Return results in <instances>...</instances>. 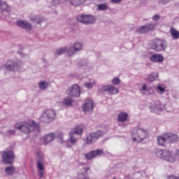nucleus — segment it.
I'll use <instances>...</instances> for the list:
<instances>
[{"label":"nucleus","instance_id":"nucleus-1","mask_svg":"<svg viewBox=\"0 0 179 179\" xmlns=\"http://www.w3.org/2000/svg\"><path fill=\"white\" fill-rule=\"evenodd\" d=\"M15 128L24 134H30L33 132V131H36V129H37V131L40 129L38 124L33 120L18 122L15 124Z\"/></svg>","mask_w":179,"mask_h":179},{"label":"nucleus","instance_id":"nucleus-2","mask_svg":"<svg viewBox=\"0 0 179 179\" xmlns=\"http://www.w3.org/2000/svg\"><path fill=\"white\" fill-rule=\"evenodd\" d=\"M57 118V112L54 109H45L39 117V121L43 124H50Z\"/></svg>","mask_w":179,"mask_h":179},{"label":"nucleus","instance_id":"nucleus-3","mask_svg":"<svg viewBox=\"0 0 179 179\" xmlns=\"http://www.w3.org/2000/svg\"><path fill=\"white\" fill-rule=\"evenodd\" d=\"M149 136L148 130L143 128L134 129L131 132V138L134 142H142Z\"/></svg>","mask_w":179,"mask_h":179},{"label":"nucleus","instance_id":"nucleus-4","mask_svg":"<svg viewBox=\"0 0 179 179\" xmlns=\"http://www.w3.org/2000/svg\"><path fill=\"white\" fill-rule=\"evenodd\" d=\"M83 129L80 127H76L73 130H71L69 133V141L71 145H76L78 141L80 139V135H82Z\"/></svg>","mask_w":179,"mask_h":179},{"label":"nucleus","instance_id":"nucleus-5","mask_svg":"<svg viewBox=\"0 0 179 179\" xmlns=\"http://www.w3.org/2000/svg\"><path fill=\"white\" fill-rule=\"evenodd\" d=\"M150 47L152 50L157 51V52L166 51V48L168 47L167 41L166 40L156 39L150 43Z\"/></svg>","mask_w":179,"mask_h":179},{"label":"nucleus","instance_id":"nucleus-6","mask_svg":"<svg viewBox=\"0 0 179 179\" xmlns=\"http://www.w3.org/2000/svg\"><path fill=\"white\" fill-rule=\"evenodd\" d=\"M22 65V62L19 60H8L4 65V69L9 72H16L21 69Z\"/></svg>","mask_w":179,"mask_h":179},{"label":"nucleus","instance_id":"nucleus-7","mask_svg":"<svg viewBox=\"0 0 179 179\" xmlns=\"http://www.w3.org/2000/svg\"><path fill=\"white\" fill-rule=\"evenodd\" d=\"M15 161V152L13 150H6L3 152L2 162L4 164H12Z\"/></svg>","mask_w":179,"mask_h":179},{"label":"nucleus","instance_id":"nucleus-8","mask_svg":"<svg viewBox=\"0 0 179 179\" xmlns=\"http://www.w3.org/2000/svg\"><path fill=\"white\" fill-rule=\"evenodd\" d=\"M77 20L83 24H93L96 22V17L92 15H79Z\"/></svg>","mask_w":179,"mask_h":179},{"label":"nucleus","instance_id":"nucleus-9","mask_svg":"<svg viewBox=\"0 0 179 179\" xmlns=\"http://www.w3.org/2000/svg\"><path fill=\"white\" fill-rule=\"evenodd\" d=\"M66 94L70 97H79L80 96V87L78 84H74L66 90Z\"/></svg>","mask_w":179,"mask_h":179},{"label":"nucleus","instance_id":"nucleus-10","mask_svg":"<svg viewBox=\"0 0 179 179\" xmlns=\"http://www.w3.org/2000/svg\"><path fill=\"white\" fill-rule=\"evenodd\" d=\"M83 48V44L80 42L75 43L73 45H71L67 50L68 57H73L75 54L79 52V51H82Z\"/></svg>","mask_w":179,"mask_h":179},{"label":"nucleus","instance_id":"nucleus-11","mask_svg":"<svg viewBox=\"0 0 179 179\" xmlns=\"http://www.w3.org/2000/svg\"><path fill=\"white\" fill-rule=\"evenodd\" d=\"M101 136H103V133L101 131L92 132L87 136L86 143L87 145H92V143H94V142H96L99 138H101Z\"/></svg>","mask_w":179,"mask_h":179},{"label":"nucleus","instance_id":"nucleus-12","mask_svg":"<svg viewBox=\"0 0 179 179\" xmlns=\"http://www.w3.org/2000/svg\"><path fill=\"white\" fill-rule=\"evenodd\" d=\"M164 160L169 162L170 163H174V162H177V160L179 162L178 154L166 150V152L164 153Z\"/></svg>","mask_w":179,"mask_h":179},{"label":"nucleus","instance_id":"nucleus-13","mask_svg":"<svg viewBox=\"0 0 179 179\" xmlns=\"http://www.w3.org/2000/svg\"><path fill=\"white\" fill-rule=\"evenodd\" d=\"M101 93H104L106 92L108 94L113 96L114 94H117L119 90L118 88L115 87L114 85H103L100 90Z\"/></svg>","mask_w":179,"mask_h":179},{"label":"nucleus","instance_id":"nucleus-14","mask_svg":"<svg viewBox=\"0 0 179 179\" xmlns=\"http://www.w3.org/2000/svg\"><path fill=\"white\" fill-rule=\"evenodd\" d=\"M104 151L102 149H98L95 150H92L90 152L85 154L84 156L86 160H92V159H95L97 156H100V155H103Z\"/></svg>","mask_w":179,"mask_h":179},{"label":"nucleus","instance_id":"nucleus-15","mask_svg":"<svg viewBox=\"0 0 179 179\" xmlns=\"http://www.w3.org/2000/svg\"><path fill=\"white\" fill-rule=\"evenodd\" d=\"M93 108H94L93 101L90 99H87L83 105V111H85V114H89V113H92V111H93Z\"/></svg>","mask_w":179,"mask_h":179},{"label":"nucleus","instance_id":"nucleus-16","mask_svg":"<svg viewBox=\"0 0 179 179\" xmlns=\"http://www.w3.org/2000/svg\"><path fill=\"white\" fill-rule=\"evenodd\" d=\"M150 109L151 113H155L156 114H159L160 111L164 110V105H162L160 101H157L155 103L150 106Z\"/></svg>","mask_w":179,"mask_h":179},{"label":"nucleus","instance_id":"nucleus-17","mask_svg":"<svg viewBox=\"0 0 179 179\" xmlns=\"http://www.w3.org/2000/svg\"><path fill=\"white\" fill-rule=\"evenodd\" d=\"M150 61L155 64L163 62L164 61V57L162 54L155 53L150 57Z\"/></svg>","mask_w":179,"mask_h":179},{"label":"nucleus","instance_id":"nucleus-18","mask_svg":"<svg viewBox=\"0 0 179 179\" xmlns=\"http://www.w3.org/2000/svg\"><path fill=\"white\" fill-rule=\"evenodd\" d=\"M17 25L18 27H21V29H24V30H32L33 26L27 21L20 20L17 22Z\"/></svg>","mask_w":179,"mask_h":179},{"label":"nucleus","instance_id":"nucleus-19","mask_svg":"<svg viewBox=\"0 0 179 179\" xmlns=\"http://www.w3.org/2000/svg\"><path fill=\"white\" fill-rule=\"evenodd\" d=\"M178 141V136L177 135L169 133L166 134L167 143H176Z\"/></svg>","mask_w":179,"mask_h":179},{"label":"nucleus","instance_id":"nucleus-20","mask_svg":"<svg viewBox=\"0 0 179 179\" xmlns=\"http://www.w3.org/2000/svg\"><path fill=\"white\" fill-rule=\"evenodd\" d=\"M88 168H83L80 169V173L78 174V179H89V176H87Z\"/></svg>","mask_w":179,"mask_h":179},{"label":"nucleus","instance_id":"nucleus-21","mask_svg":"<svg viewBox=\"0 0 179 179\" xmlns=\"http://www.w3.org/2000/svg\"><path fill=\"white\" fill-rule=\"evenodd\" d=\"M29 19L31 22H33V23H36V24H41V23L44 22V18L38 15L31 16L29 17Z\"/></svg>","mask_w":179,"mask_h":179},{"label":"nucleus","instance_id":"nucleus-22","mask_svg":"<svg viewBox=\"0 0 179 179\" xmlns=\"http://www.w3.org/2000/svg\"><path fill=\"white\" fill-rule=\"evenodd\" d=\"M128 117H129V115L127 113L121 112L117 116V121L118 122H125L128 120Z\"/></svg>","mask_w":179,"mask_h":179},{"label":"nucleus","instance_id":"nucleus-23","mask_svg":"<svg viewBox=\"0 0 179 179\" xmlns=\"http://www.w3.org/2000/svg\"><path fill=\"white\" fill-rule=\"evenodd\" d=\"M54 139H55V134L54 133H50L43 137V142L47 145V143L52 142Z\"/></svg>","mask_w":179,"mask_h":179},{"label":"nucleus","instance_id":"nucleus-24","mask_svg":"<svg viewBox=\"0 0 179 179\" xmlns=\"http://www.w3.org/2000/svg\"><path fill=\"white\" fill-rule=\"evenodd\" d=\"M158 145L161 146H164V145L167 144V134H165L162 136H160L157 138Z\"/></svg>","mask_w":179,"mask_h":179},{"label":"nucleus","instance_id":"nucleus-25","mask_svg":"<svg viewBox=\"0 0 179 179\" xmlns=\"http://www.w3.org/2000/svg\"><path fill=\"white\" fill-rule=\"evenodd\" d=\"M86 0H65L66 2H69L70 5L73 6H80L83 3H85Z\"/></svg>","mask_w":179,"mask_h":179},{"label":"nucleus","instance_id":"nucleus-26","mask_svg":"<svg viewBox=\"0 0 179 179\" xmlns=\"http://www.w3.org/2000/svg\"><path fill=\"white\" fill-rule=\"evenodd\" d=\"M4 171L7 176H13L15 171H16V168L11 165L6 167Z\"/></svg>","mask_w":179,"mask_h":179},{"label":"nucleus","instance_id":"nucleus-27","mask_svg":"<svg viewBox=\"0 0 179 179\" xmlns=\"http://www.w3.org/2000/svg\"><path fill=\"white\" fill-rule=\"evenodd\" d=\"M166 152L167 150H163L162 149L157 148L155 150V155L159 159H163V160H164V153H166Z\"/></svg>","mask_w":179,"mask_h":179},{"label":"nucleus","instance_id":"nucleus-28","mask_svg":"<svg viewBox=\"0 0 179 179\" xmlns=\"http://www.w3.org/2000/svg\"><path fill=\"white\" fill-rule=\"evenodd\" d=\"M157 79H159V73L155 72L149 74L147 80H148V82L152 83L155 82V80H157Z\"/></svg>","mask_w":179,"mask_h":179},{"label":"nucleus","instance_id":"nucleus-29","mask_svg":"<svg viewBox=\"0 0 179 179\" xmlns=\"http://www.w3.org/2000/svg\"><path fill=\"white\" fill-rule=\"evenodd\" d=\"M170 33H171V36L172 38H173V40H178V38H179V31H177L174 28H171Z\"/></svg>","mask_w":179,"mask_h":179},{"label":"nucleus","instance_id":"nucleus-30","mask_svg":"<svg viewBox=\"0 0 179 179\" xmlns=\"http://www.w3.org/2000/svg\"><path fill=\"white\" fill-rule=\"evenodd\" d=\"M65 52H68V48H61L55 52V57H59V55H62V54H65Z\"/></svg>","mask_w":179,"mask_h":179},{"label":"nucleus","instance_id":"nucleus-31","mask_svg":"<svg viewBox=\"0 0 179 179\" xmlns=\"http://www.w3.org/2000/svg\"><path fill=\"white\" fill-rule=\"evenodd\" d=\"M0 10L3 12H10V7L6 3L5 1H1V4L0 5Z\"/></svg>","mask_w":179,"mask_h":179},{"label":"nucleus","instance_id":"nucleus-32","mask_svg":"<svg viewBox=\"0 0 179 179\" xmlns=\"http://www.w3.org/2000/svg\"><path fill=\"white\" fill-rule=\"evenodd\" d=\"M141 94H149V89H148V85L143 84L140 90Z\"/></svg>","mask_w":179,"mask_h":179},{"label":"nucleus","instance_id":"nucleus-33","mask_svg":"<svg viewBox=\"0 0 179 179\" xmlns=\"http://www.w3.org/2000/svg\"><path fill=\"white\" fill-rule=\"evenodd\" d=\"M72 103H73V100L69 96L66 97L63 100V104H65V106H72Z\"/></svg>","mask_w":179,"mask_h":179},{"label":"nucleus","instance_id":"nucleus-34","mask_svg":"<svg viewBox=\"0 0 179 179\" xmlns=\"http://www.w3.org/2000/svg\"><path fill=\"white\" fill-rule=\"evenodd\" d=\"M39 89L41 90H45L48 87V84L45 81H41L38 83Z\"/></svg>","mask_w":179,"mask_h":179},{"label":"nucleus","instance_id":"nucleus-35","mask_svg":"<svg viewBox=\"0 0 179 179\" xmlns=\"http://www.w3.org/2000/svg\"><path fill=\"white\" fill-rule=\"evenodd\" d=\"M97 9L99 10H107V9H108V4L107 3L99 4L97 6Z\"/></svg>","mask_w":179,"mask_h":179},{"label":"nucleus","instance_id":"nucleus-36","mask_svg":"<svg viewBox=\"0 0 179 179\" xmlns=\"http://www.w3.org/2000/svg\"><path fill=\"white\" fill-rule=\"evenodd\" d=\"M144 26H145L147 32L150 31V30H153L154 27H156V24H155L154 23H148Z\"/></svg>","mask_w":179,"mask_h":179},{"label":"nucleus","instance_id":"nucleus-37","mask_svg":"<svg viewBox=\"0 0 179 179\" xmlns=\"http://www.w3.org/2000/svg\"><path fill=\"white\" fill-rule=\"evenodd\" d=\"M136 31L140 34H145V33H148V30L146 29V27L145 25L138 28Z\"/></svg>","mask_w":179,"mask_h":179},{"label":"nucleus","instance_id":"nucleus-38","mask_svg":"<svg viewBox=\"0 0 179 179\" xmlns=\"http://www.w3.org/2000/svg\"><path fill=\"white\" fill-rule=\"evenodd\" d=\"M157 92L158 93L163 94L166 92V87L163 85L159 84L157 85Z\"/></svg>","mask_w":179,"mask_h":179},{"label":"nucleus","instance_id":"nucleus-39","mask_svg":"<svg viewBox=\"0 0 179 179\" xmlns=\"http://www.w3.org/2000/svg\"><path fill=\"white\" fill-rule=\"evenodd\" d=\"M36 156L38 157L37 162H43L44 161V155L40 152H36Z\"/></svg>","mask_w":179,"mask_h":179},{"label":"nucleus","instance_id":"nucleus-40","mask_svg":"<svg viewBox=\"0 0 179 179\" xmlns=\"http://www.w3.org/2000/svg\"><path fill=\"white\" fill-rule=\"evenodd\" d=\"M37 167L38 170H44V164L41 162H37Z\"/></svg>","mask_w":179,"mask_h":179},{"label":"nucleus","instance_id":"nucleus-41","mask_svg":"<svg viewBox=\"0 0 179 179\" xmlns=\"http://www.w3.org/2000/svg\"><path fill=\"white\" fill-rule=\"evenodd\" d=\"M59 3H61V0H52L51 1V5H53V6L59 5Z\"/></svg>","mask_w":179,"mask_h":179},{"label":"nucleus","instance_id":"nucleus-42","mask_svg":"<svg viewBox=\"0 0 179 179\" xmlns=\"http://www.w3.org/2000/svg\"><path fill=\"white\" fill-rule=\"evenodd\" d=\"M152 20H154V22H159V20H160V15L157 14L154 15L152 17Z\"/></svg>","mask_w":179,"mask_h":179},{"label":"nucleus","instance_id":"nucleus-43","mask_svg":"<svg viewBox=\"0 0 179 179\" xmlns=\"http://www.w3.org/2000/svg\"><path fill=\"white\" fill-rule=\"evenodd\" d=\"M121 81L120 80V78H113V81H112V83H113V85H119V83H120Z\"/></svg>","mask_w":179,"mask_h":179},{"label":"nucleus","instance_id":"nucleus-44","mask_svg":"<svg viewBox=\"0 0 179 179\" xmlns=\"http://www.w3.org/2000/svg\"><path fill=\"white\" fill-rule=\"evenodd\" d=\"M170 2V0H159V3L161 5H167Z\"/></svg>","mask_w":179,"mask_h":179},{"label":"nucleus","instance_id":"nucleus-45","mask_svg":"<svg viewBox=\"0 0 179 179\" xmlns=\"http://www.w3.org/2000/svg\"><path fill=\"white\" fill-rule=\"evenodd\" d=\"M85 86L87 89H92V87H93V84H92V83H85Z\"/></svg>","mask_w":179,"mask_h":179},{"label":"nucleus","instance_id":"nucleus-46","mask_svg":"<svg viewBox=\"0 0 179 179\" xmlns=\"http://www.w3.org/2000/svg\"><path fill=\"white\" fill-rule=\"evenodd\" d=\"M140 4L142 5V6H146V5L149 4V1L148 0H142L140 2Z\"/></svg>","mask_w":179,"mask_h":179},{"label":"nucleus","instance_id":"nucleus-47","mask_svg":"<svg viewBox=\"0 0 179 179\" xmlns=\"http://www.w3.org/2000/svg\"><path fill=\"white\" fill-rule=\"evenodd\" d=\"M16 131H15V130H8L7 131V135H15Z\"/></svg>","mask_w":179,"mask_h":179},{"label":"nucleus","instance_id":"nucleus-48","mask_svg":"<svg viewBox=\"0 0 179 179\" xmlns=\"http://www.w3.org/2000/svg\"><path fill=\"white\" fill-rule=\"evenodd\" d=\"M57 138H59V142L60 143H62V142H63V141H62V133H59V134L57 136Z\"/></svg>","mask_w":179,"mask_h":179},{"label":"nucleus","instance_id":"nucleus-49","mask_svg":"<svg viewBox=\"0 0 179 179\" xmlns=\"http://www.w3.org/2000/svg\"><path fill=\"white\" fill-rule=\"evenodd\" d=\"M38 173L41 178H43V177H44V172H43V170H39Z\"/></svg>","mask_w":179,"mask_h":179},{"label":"nucleus","instance_id":"nucleus-50","mask_svg":"<svg viewBox=\"0 0 179 179\" xmlns=\"http://www.w3.org/2000/svg\"><path fill=\"white\" fill-rule=\"evenodd\" d=\"M113 3H119L121 0H110Z\"/></svg>","mask_w":179,"mask_h":179},{"label":"nucleus","instance_id":"nucleus-51","mask_svg":"<svg viewBox=\"0 0 179 179\" xmlns=\"http://www.w3.org/2000/svg\"><path fill=\"white\" fill-rule=\"evenodd\" d=\"M169 179H179V177H176V176H169Z\"/></svg>","mask_w":179,"mask_h":179},{"label":"nucleus","instance_id":"nucleus-52","mask_svg":"<svg viewBox=\"0 0 179 179\" xmlns=\"http://www.w3.org/2000/svg\"><path fill=\"white\" fill-rule=\"evenodd\" d=\"M113 179H115V178H113Z\"/></svg>","mask_w":179,"mask_h":179}]
</instances>
